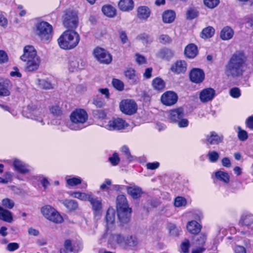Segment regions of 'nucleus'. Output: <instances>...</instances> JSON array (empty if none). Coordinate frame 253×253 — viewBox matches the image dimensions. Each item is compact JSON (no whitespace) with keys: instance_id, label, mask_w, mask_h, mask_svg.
Listing matches in <instances>:
<instances>
[{"instance_id":"32","label":"nucleus","mask_w":253,"mask_h":253,"mask_svg":"<svg viewBox=\"0 0 253 253\" xmlns=\"http://www.w3.org/2000/svg\"><path fill=\"white\" fill-rule=\"evenodd\" d=\"M175 18V13L171 10H168L164 11L162 15L163 21L165 23H172Z\"/></svg>"},{"instance_id":"28","label":"nucleus","mask_w":253,"mask_h":253,"mask_svg":"<svg viewBox=\"0 0 253 253\" xmlns=\"http://www.w3.org/2000/svg\"><path fill=\"white\" fill-rule=\"evenodd\" d=\"M239 224L242 226L251 227L253 225V214L250 213H246L242 214Z\"/></svg>"},{"instance_id":"24","label":"nucleus","mask_w":253,"mask_h":253,"mask_svg":"<svg viewBox=\"0 0 253 253\" xmlns=\"http://www.w3.org/2000/svg\"><path fill=\"white\" fill-rule=\"evenodd\" d=\"M126 191L127 193L134 199L140 198L143 194L142 188L136 185L127 187Z\"/></svg>"},{"instance_id":"57","label":"nucleus","mask_w":253,"mask_h":253,"mask_svg":"<svg viewBox=\"0 0 253 253\" xmlns=\"http://www.w3.org/2000/svg\"><path fill=\"white\" fill-rule=\"evenodd\" d=\"M135 59L136 62L139 65L146 63L145 58L143 56H142L138 53H136L135 54Z\"/></svg>"},{"instance_id":"59","label":"nucleus","mask_w":253,"mask_h":253,"mask_svg":"<svg viewBox=\"0 0 253 253\" xmlns=\"http://www.w3.org/2000/svg\"><path fill=\"white\" fill-rule=\"evenodd\" d=\"M50 112L55 116H60L62 114V111L59 106H54L50 108Z\"/></svg>"},{"instance_id":"31","label":"nucleus","mask_w":253,"mask_h":253,"mask_svg":"<svg viewBox=\"0 0 253 253\" xmlns=\"http://www.w3.org/2000/svg\"><path fill=\"white\" fill-rule=\"evenodd\" d=\"M201 225L195 220L189 221L187 224V230L192 234H197L201 230Z\"/></svg>"},{"instance_id":"14","label":"nucleus","mask_w":253,"mask_h":253,"mask_svg":"<svg viewBox=\"0 0 253 253\" xmlns=\"http://www.w3.org/2000/svg\"><path fill=\"white\" fill-rule=\"evenodd\" d=\"M178 100L177 94L172 91H167L164 93L161 97L162 103L168 106L175 104Z\"/></svg>"},{"instance_id":"27","label":"nucleus","mask_w":253,"mask_h":253,"mask_svg":"<svg viewBox=\"0 0 253 253\" xmlns=\"http://www.w3.org/2000/svg\"><path fill=\"white\" fill-rule=\"evenodd\" d=\"M84 66L81 59L75 57L71 58L69 62V69L74 72L82 68Z\"/></svg>"},{"instance_id":"21","label":"nucleus","mask_w":253,"mask_h":253,"mask_svg":"<svg viewBox=\"0 0 253 253\" xmlns=\"http://www.w3.org/2000/svg\"><path fill=\"white\" fill-rule=\"evenodd\" d=\"M187 68V64L185 61L180 60L173 63L170 68L171 71L177 74L184 73Z\"/></svg>"},{"instance_id":"46","label":"nucleus","mask_w":253,"mask_h":253,"mask_svg":"<svg viewBox=\"0 0 253 253\" xmlns=\"http://www.w3.org/2000/svg\"><path fill=\"white\" fill-rule=\"evenodd\" d=\"M219 3V0H204V4L209 8H214Z\"/></svg>"},{"instance_id":"33","label":"nucleus","mask_w":253,"mask_h":253,"mask_svg":"<svg viewBox=\"0 0 253 253\" xmlns=\"http://www.w3.org/2000/svg\"><path fill=\"white\" fill-rule=\"evenodd\" d=\"M215 177L218 180L221 181L225 184H228L230 181L229 174L223 171L218 170L215 172Z\"/></svg>"},{"instance_id":"39","label":"nucleus","mask_w":253,"mask_h":253,"mask_svg":"<svg viewBox=\"0 0 253 253\" xmlns=\"http://www.w3.org/2000/svg\"><path fill=\"white\" fill-rule=\"evenodd\" d=\"M152 86L157 90H162L165 88V83L164 81L160 78H156L152 81Z\"/></svg>"},{"instance_id":"16","label":"nucleus","mask_w":253,"mask_h":253,"mask_svg":"<svg viewBox=\"0 0 253 253\" xmlns=\"http://www.w3.org/2000/svg\"><path fill=\"white\" fill-rule=\"evenodd\" d=\"M64 249L60 250V253H66L69 252H78L82 248V244L80 242H72L70 240H66L64 243Z\"/></svg>"},{"instance_id":"30","label":"nucleus","mask_w":253,"mask_h":253,"mask_svg":"<svg viewBox=\"0 0 253 253\" xmlns=\"http://www.w3.org/2000/svg\"><path fill=\"white\" fill-rule=\"evenodd\" d=\"M184 53L187 58H194L198 54L197 47L194 44H189L185 48Z\"/></svg>"},{"instance_id":"23","label":"nucleus","mask_w":253,"mask_h":253,"mask_svg":"<svg viewBox=\"0 0 253 253\" xmlns=\"http://www.w3.org/2000/svg\"><path fill=\"white\" fill-rule=\"evenodd\" d=\"M151 12V10L149 7L141 5L137 8L136 16L139 20L146 21L150 17Z\"/></svg>"},{"instance_id":"47","label":"nucleus","mask_w":253,"mask_h":253,"mask_svg":"<svg viewBox=\"0 0 253 253\" xmlns=\"http://www.w3.org/2000/svg\"><path fill=\"white\" fill-rule=\"evenodd\" d=\"M187 204L186 199L181 197H177L174 200V206L176 207H180L182 206H185Z\"/></svg>"},{"instance_id":"63","label":"nucleus","mask_w":253,"mask_h":253,"mask_svg":"<svg viewBox=\"0 0 253 253\" xmlns=\"http://www.w3.org/2000/svg\"><path fill=\"white\" fill-rule=\"evenodd\" d=\"M207 239V235L206 233H201L198 239H197L198 244L200 245H203L206 242Z\"/></svg>"},{"instance_id":"50","label":"nucleus","mask_w":253,"mask_h":253,"mask_svg":"<svg viewBox=\"0 0 253 253\" xmlns=\"http://www.w3.org/2000/svg\"><path fill=\"white\" fill-rule=\"evenodd\" d=\"M39 84L44 89H49L53 88L51 84L46 80H40Z\"/></svg>"},{"instance_id":"5","label":"nucleus","mask_w":253,"mask_h":253,"mask_svg":"<svg viewBox=\"0 0 253 253\" xmlns=\"http://www.w3.org/2000/svg\"><path fill=\"white\" fill-rule=\"evenodd\" d=\"M118 218L122 223H127L130 218L131 209L128 207L127 201L124 195H119L116 201Z\"/></svg>"},{"instance_id":"10","label":"nucleus","mask_w":253,"mask_h":253,"mask_svg":"<svg viewBox=\"0 0 253 253\" xmlns=\"http://www.w3.org/2000/svg\"><path fill=\"white\" fill-rule=\"evenodd\" d=\"M63 23L67 28H76L78 24L77 13L72 10H67L63 17Z\"/></svg>"},{"instance_id":"49","label":"nucleus","mask_w":253,"mask_h":253,"mask_svg":"<svg viewBox=\"0 0 253 253\" xmlns=\"http://www.w3.org/2000/svg\"><path fill=\"white\" fill-rule=\"evenodd\" d=\"M2 205L5 208L11 209L14 206V203L12 200L5 198L2 200Z\"/></svg>"},{"instance_id":"62","label":"nucleus","mask_w":253,"mask_h":253,"mask_svg":"<svg viewBox=\"0 0 253 253\" xmlns=\"http://www.w3.org/2000/svg\"><path fill=\"white\" fill-rule=\"evenodd\" d=\"M197 16V12L196 10L194 9L190 8L187 12V17L188 19H192L196 17Z\"/></svg>"},{"instance_id":"36","label":"nucleus","mask_w":253,"mask_h":253,"mask_svg":"<svg viewBox=\"0 0 253 253\" xmlns=\"http://www.w3.org/2000/svg\"><path fill=\"white\" fill-rule=\"evenodd\" d=\"M103 13L107 17H113L116 15V10L115 7L110 5H106L102 7Z\"/></svg>"},{"instance_id":"15","label":"nucleus","mask_w":253,"mask_h":253,"mask_svg":"<svg viewBox=\"0 0 253 253\" xmlns=\"http://www.w3.org/2000/svg\"><path fill=\"white\" fill-rule=\"evenodd\" d=\"M90 204L91 206V209L93 212L94 217L97 219L100 218L102 214V200L101 198L92 196L90 201Z\"/></svg>"},{"instance_id":"61","label":"nucleus","mask_w":253,"mask_h":253,"mask_svg":"<svg viewBox=\"0 0 253 253\" xmlns=\"http://www.w3.org/2000/svg\"><path fill=\"white\" fill-rule=\"evenodd\" d=\"M122 152L124 153V154L126 156V158L129 161H131L132 160V156L130 155V151L129 150V149L126 146H124L122 148Z\"/></svg>"},{"instance_id":"1","label":"nucleus","mask_w":253,"mask_h":253,"mask_svg":"<svg viewBox=\"0 0 253 253\" xmlns=\"http://www.w3.org/2000/svg\"><path fill=\"white\" fill-rule=\"evenodd\" d=\"M247 57L243 51L234 53L225 66V72L228 77L241 76L247 68Z\"/></svg>"},{"instance_id":"17","label":"nucleus","mask_w":253,"mask_h":253,"mask_svg":"<svg viewBox=\"0 0 253 253\" xmlns=\"http://www.w3.org/2000/svg\"><path fill=\"white\" fill-rule=\"evenodd\" d=\"M223 139L222 135L211 131L206 135L205 142L207 145H218L222 142Z\"/></svg>"},{"instance_id":"6","label":"nucleus","mask_w":253,"mask_h":253,"mask_svg":"<svg viewBox=\"0 0 253 253\" xmlns=\"http://www.w3.org/2000/svg\"><path fill=\"white\" fill-rule=\"evenodd\" d=\"M25 117L35 121L41 126L45 124L46 119L43 112L33 104L28 105Z\"/></svg>"},{"instance_id":"7","label":"nucleus","mask_w":253,"mask_h":253,"mask_svg":"<svg viewBox=\"0 0 253 253\" xmlns=\"http://www.w3.org/2000/svg\"><path fill=\"white\" fill-rule=\"evenodd\" d=\"M184 110L182 108L171 110L169 112V118L173 123H177L179 127H186L189 125V121L183 118Z\"/></svg>"},{"instance_id":"41","label":"nucleus","mask_w":253,"mask_h":253,"mask_svg":"<svg viewBox=\"0 0 253 253\" xmlns=\"http://www.w3.org/2000/svg\"><path fill=\"white\" fill-rule=\"evenodd\" d=\"M137 239L133 236H127L126 238L124 248L126 249L128 247H134L138 244Z\"/></svg>"},{"instance_id":"54","label":"nucleus","mask_w":253,"mask_h":253,"mask_svg":"<svg viewBox=\"0 0 253 253\" xmlns=\"http://www.w3.org/2000/svg\"><path fill=\"white\" fill-rule=\"evenodd\" d=\"M230 94L233 98H238L241 96V92L238 88L233 87L230 89Z\"/></svg>"},{"instance_id":"60","label":"nucleus","mask_w":253,"mask_h":253,"mask_svg":"<svg viewBox=\"0 0 253 253\" xmlns=\"http://www.w3.org/2000/svg\"><path fill=\"white\" fill-rule=\"evenodd\" d=\"M93 194L91 192H83L81 200L83 201H88L89 202Z\"/></svg>"},{"instance_id":"3","label":"nucleus","mask_w":253,"mask_h":253,"mask_svg":"<svg viewBox=\"0 0 253 253\" xmlns=\"http://www.w3.org/2000/svg\"><path fill=\"white\" fill-rule=\"evenodd\" d=\"M88 120L86 112L82 109H78L71 113L70 121L67 124L69 129L72 130H80L85 128Z\"/></svg>"},{"instance_id":"48","label":"nucleus","mask_w":253,"mask_h":253,"mask_svg":"<svg viewBox=\"0 0 253 253\" xmlns=\"http://www.w3.org/2000/svg\"><path fill=\"white\" fill-rule=\"evenodd\" d=\"M113 86L119 90H122L124 87V84L123 82L118 79H113L112 81Z\"/></svg>"},{"instance_id":"9","label":"nucleus","mask_w":253,"mask_h":253,"mask_svg":"<svg viewBox=\"0 0 253 253\" xmlns=\"http://www.w3.org/2000/svg\"><path fill=\"white\" fill-rule=\"evenodd\" d=\"M52 27L46 22H41L36 26V33L42 40L47 41L49 39Z\"/></svg>"},{"instance_id":"13","label":"nucleus","mask_w":253,"mask_h":253,"mask_svg":"<svg viewBox=\"0 0 253 253\" xmlns=\"http://www.w3.org/2000/svg\"><path fill=\"white\" fill-rule=\"evenodd\" d=\"M93 55L96 59L101 63L108 64L112 60L111 54L106 50L100 47L94 49Z\"/></svg>"},{"instance_id":"12","label":"nucleus","mask_w":253,"mask_h":253,"mask_svg":"<svg viewBox=\"0 0 253 253\" xmlns=\"http://www.w3.org/2000/svg\"><path fill=\"white\" fill-rule=\"evenodd\" d=\"M103 126L109 130H120L126 128L128 124L123 119L118 118L112 119Z\"/></svg>"},{"instance_id":"20","label":"nucleus","mask_w":253,"mask_h":253,"mask_svg":"<svg viewBox=\"0 0 253 253\" xmlns=\"http://www.w3.org/2000/svg\"><path fill=\"white\" fill-rule=\"evenodd\" d=\"M189 77L192 82L199 84L202 82L204 80L205 74L202 70L194 68L191 71Z\"/></svg>"},{"instance_id":"45","label":"nucleus","mask_w":253,"mask_h":253,"mask_svg":"<svg viewBox=\"0 0 253 253\" xmlns=\"http://www.w3.org/2000/svg\"><path fill=\"white\" fill-rule=\"evenodd\" d=\"M238 137L240 141H244L248 138V134L246 131L242 129L240 126L238 127Z\"/></svg>"},{"instance_id":"25","label":"nucleus","mask_w":253,"mask_h":253,"mask_svg":"<svg viewBox=\"0 0 253 253\" xmlns=\"http://www.w3.org/2000/svg\"><path fill=\"white\" fill-rule=\"evenodd\" d=\"M133 0H120L118 3L119 9L124 12L131 11L134 8Z\"/></svg>"},{"instance_id":"64","label":"nucleus","mask_w":253,"mask_h":253,"mask_svg":"<svg viewBox=\"0 0 253 253\" xmlns=\"http://www.w3.org/2000/svg\"><path fill=\"white\" fill-rule=\"evenodd\" d=\"M246 124L247 126L253 130V116H250L246 120Z\"/></svg>"},{"instance_id":"29","label":"nucleus","mask_w":253,"mask_h":253,"mask_svg":"<svg viewBox=\"0 0 253 253\" xmlns=\"http://www.w3.org/2000/svg\"><path fill=\"white\" fill-rule=\"evenodd\" d=\"M106 226L108 228H111L115 221V211L112 208H109L105 216Z\"/></svg>"},{"instance_id":"8","label":"nucleus","mask_w":253,"mask_h":253,"mask_svg":"<svg viewBox=\"0 0 253 253\" xmlns=\"http://www.w3.org/2000/svg\"><path fill=\"white\" fill-rule=\"evenodd\" d=\"M41 211L45 218L55 223H61L63 221V218L60 213L50 205L42 207Z\"/></svg>"},{"instance_id":"4","label":"nucleus","mask_w":253,"mask_h":253,"mask_svg":"<svg viewBox=\"0 0 253 253\" xmlns=\"http://www.w3.org/2000/svg\"><path fill=\"white\" fill-rule=\"evenodd\" d=\"M80 41L79 34L74 30L64 32L58 39L59 46L63 49L69 50L76 47Z\"/></svg>"},{"instance_id":"34","label":"nucleus","mask_w":253,"mask_h":253,"mask_svg":"<svg viewBox=\"0 0 253 253\" xmlns=\"http://www.w3.org/2000/svg\"><path fill=\"white\" fill-rule=\"evenodd\" d=\"M9 81L7 80H0V96H8L10 94L8 90Z\"/></svg>"},{"instance_id":"52","label":"nucleus","mask_w":253,"mask_h":253,"mask_svg":"<svg viewBox=\"0 0 253 253\" xmlns=\"http://www.w3.org/2000/svg\"><path fill=\"white\" fill-rule=\"evenodd\" d=\"M190 248V242L188 239H185L181 244V249L184 253H188Z\"/></svg>"},{"instance_id":"58","label":"nucleus","mask_w":253,"mask_h":253,"mask_svg":"<svg viewBox=\"0 0 253 253\" xmlns=\"http://www.w3.org/2000/svg\"><path fill=\"white\" fill-rule=\"evenodd\" d=\"M112 184V181L110 179H106L104 182L100 185V188L102 190H109V188L107 186Z\"/></svg>"},{"instance_id":"26","label":"nucleus","mask_w":253,"mask_h":253,"mask_svg":"<svg viewBox=\"0 0 253 253\" xmlns=\"http://www.w3.org/2000/svg\"><path fill=\"white\" fill-rule=\"evenodd\" d=\"M125 75L131 84H136L138 83L139 78L133 69L129 68L127 69L125 72Z\"/></svg>"},{"instance_id":"44","label":"nucleus","mask_w":253,"mask_h":253,"mask_svg":"<svg viewBox=\"0 0 253 253\" xmlns=\"http://www.w3.org/2000/svg\"><path fill=\"white\" fill-rule=\"evenodd\" d=\"M137 39L141 41L144 44L151 43L153 41L152 38L146 34H141L138 35Z\"/></svg>"},{"instance_id":"55","label":"nucleus","mask_w":253,"mask_h":253,"mask_svg":"<svg viewBox=\"0 0 253 253\" xmlns=\"http://www.w3.org/2000/svg\"><path fill=\"white\" fill-rule=\"evenodd\" d=\"M169 232L173 236H177L180 231V228H177L174 224H171L169 226Z\"/></svg>"},{"instance_id":"19","label":"nucleus","mask_w":253,"mask_h":253,"mask_svg":"<svg viewBox=\"0 0 253 253\" xmlns=\"http://www.w3.org/2000/svg\"><path fill=\"white\" fill-rule=\"evenodd\" d=\"M126 237L120 234L111 235L109 239V244L113 248H116L117 245H119L124 248Z\"/></svg>"},{"instance_id":"22","label":"nucleus","mask_w":253,"mask_h":253,"mask_svg":"<svg viewBox=\"0 0 253 253\" xmlns=\"http://www.w3.org/2000/svg\"><path fill=\"white\" fill-rule=\"evenodd\" d=\"M12 165L15 170L23 174L29 173L31 171V168L29 166L18 159L13 160Z\"/></svg>"},{"instance_id":"38","label":"nucleus","mask_w":253,"mask_h":253,"mask_svg":"<svg viewBox=\"0 0 253 253\" xmlns=\"http://www.w3.org/2000/svg\"><path fill=\"white\" fill-rule=\"evenodd\" d=\"M62 203L70 211H75L78 208V203L75 200H65Z\"/></svg>"},{"instance_id":"11","label":"nucleus","mask_w":253,"mask_h":253,"mask_svg":"<svg viewBox=\"0 0 253 253\" xmlns=\"http://www.w3.org/2000/svg\"><path fill=\"white\" fill-rule=\"evenodd\" d=\"M120 108L123 113L131 115L136 112L137 105L133 100L124 99L120 102Z\"/></svg>"},{"instance_id":"18","label":"nucleus","mask_w":253,"mask_h":253,"mask_svg":"<svg viewBox=\"0 0 253 253\" xmlns=\"http://www.w3.org/2000/svg\"><path fill=\"white\" fill-rule=\"evenodd\" d=\"M215 95V91L212 88H206L199 93V99L202 103H207L211 101Z\"/></svg>"},{"instance_id":"56","label":"nucleus","mask_w":253,"mask_h":253,"mask_svg":"<svg viewBox=\"0 0 253 253\" xmlns=\"http://www.w3.org/2000/svg\"><path fill=\"white\" fill-rule=\"evenodd\" d=\"M19 248V245L17 243H9L7 247L6 250L9 252H14Z\"/></svg>"},{"instance_id":"43","label":"nucleus","mask_w":253,"mask_h":253,"mask_svg":"<svg viewBox=\"0 0 253 253\" xmlns=\"http://www.w3.org/2000/svg\"><path fill=\"white\" fill-rule=\"evenodd\" d=\"M207 157L211 162L215 163L219 158V154L215 151H210L207 154Z\"/></svg>"},{"instance_id":"51","label":"nucleus","mask_w":253,"mask_h":253,"mask_svg":"<svg viewBox=\"0 0 253 253\" xmlns=\"http://www.w3.org/2000/svg\"><path fill=\"white\" fill-rule=\"evenodd\" d=\"M171 38L167 35H161L159 37V41L163 44L169 43L171 42Z\"/></svg>"},{"instance_id":"40","label":"nucleus","mask_w":253,"mask_h":253,"mask_svg":"<svg viewBox=\"0 0 253 253\" xmlns=\"http://www.w3.org/2000/svg\"><path fill=\"white\" fill-rule=\"evenodd\" d=\"M66 183L70 186H75L82 183V180L79 177H70L67 176L65 177Z\"/></svg>"},{"instance_id":"53","label":"nucleus","mask_w":253,"mask_h":253,"mask_svg":"<svg viewBox=\"0 0 253 253\" xmlns=\"http://www.w3.org/2000/svg\"><path fill=\"white\" fill-rule=\"evenodd\" d=\"M109 161L113 166L117 165L120 162V158L117 153H114L112 156L109 157Z\"/></svg>"},{"instance_id":"37","label":"nucleus","mask_w":253,"mask_h":253,"mask_svg":"<svg viewBox=\"0 0 253 253\" xmlns=\"http://www.w3.org/2000/svg\"><path fill=\"white\" fill-rule=\"evenodd\" d=\"M0 219L9 223L11 222L13 220L11 212L7 210L3 209L0 211Z\"/></svg>"},{"instance_id":"2","label":"nucleus","mask_w":253,"mask_h":253,"mask_svg":"<svg viewBox=\"0 0 253 253\" xmlns=\"http://www.w3.org/2000/svg\"><path fill=\"white\" fill-rule=\"evenodd\" d=\"M20 59L26 63L25 69L27 72L37 71L41 64V58L33 46L26 45L23 49V54Z\"/></svg>"},{"instance_id":"42","label":"nucleus","mask_w":253,"mask_h":253,"mask_svg":"<svg viewBox=\"0 0 253 253\" xmlns=\"http://www.w3.org/2000/svg\"><path fill=\"white\" fill-rule=\"evenodd\" d=\"M214 33V29L211 27L205 28L201 33L202 38H209L212 37Z\"/></svg>"},{"instance_id":"35","label":"nucleus","mask_w":253,"mask_h":253,"mask_svg":"<svg viewBox=\"0 0 253 253\" xmlns=\"http://www.w3.org/2000/svg\"><path fill=\"white\" fill-rule=\"evenodd\" d=\"M233 34L232 29L226 26L221 31L220 37L223 40H228L232 38Z\"/></svg>"}]
</instances>
